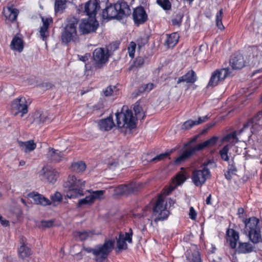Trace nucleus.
<instances>
[{
    "label": "nucleus",
    "mask_w": 262,
    "mask_h": 262,
    "mask_svg": "<svg viewBox=\"0 0 262 262\" xmlns=\"http://www.w3.org/2000/svg\"><path fill=\"white\" fill-rule=\"evenodd\" d=\"M169 214V212L167 209L164 200L162 196H160L153 207L151 217L156 223H157L160 221H163L167 219Z\"/></svg>",
    "instance_id": "1a4fd4ad"
},
{
    "label": "nucleus",
    "mask_w": 262,
    "mask_h": 262,
    "mask_svg": "<svg viewBox=\"0 0 262 262\" xmlns=\"http://www.w3.org/2000/svg\"><path fill=\"white\" fill-rule=\"evenodd\" d=\"M254 247L249 243L239 242L236 251L239 253H248L254 250Z\"/></svg>",
    "instance_id": "c756f323"
},
{
    "label": "nucleus",
    "mask_w": 262,
    "mask_h": 262,
    "mask_svg": "<svg viewBox=\"0 0 262 262\" xmlns=\"http://www.w3.org/2000/svg\"><path fill=\"white\" fill-rule=\"evenodd\" d=\"M211 195L209 194V196L207 198L206 200V202L207 205H210L211 204Z\"/></svg>",
    "instance_id": "69168bd1"
},
{
    "label": "nucleus",
    "mask_w": 262,
    "mask_h": 262,
    "mask_svg": "<svg viewBox=\"0 0 262 262\" xmlns=\"http://www.w3.org/2000/svg\"><path fill=\"white\" fill-rule=\"evenodd\" d=\"M183 16L184 14L183 13L181 12L177 13L171 19L172 25L180 27L181 25Z\"/></svg>",
    "instance_id": "a19ab883"
},
{
    "label": "nucleus",
    "mask_w": 262,
    "mask_h": 262,
    "mask_svg": "<svg viewBox=\"0 0 262 262\" xmlns=\"http://www.w3.org/2000/svg\"><path fill=\"white\" fill-rule=\"evenodd\" d=\"M244 212V209L243 208H239L238 209V214L239 215L243 214Z\"/></svg>",
    "instance_id": "774afa93"
},
{
    "label": "nucleus",
    "mask_w": 262,
    "mask_h": 262,
    "mask_svg": "<svg viewBox=\"0 0 262 262\" xmlns=\"http://www.w3.org/2000/svg\"><path fill=\"white\" fill-rule=\"evenodd\" d=\"M219 138L217 136H213L210 139L200 143L193 147H191L184 151L178 157L175 162L178 164L182 161L190 158L192 155H194L197 151L201 150L206 148H211L214 147Z\"/></svg>",
    "instance_id": "7ed1b4c3"
},
{
    "label": "nucleus",
    "mask_w": 262,
    "mask_h": 262,
    "mask_svg": "<svg viewBox=\"0 0 262 262\" xmlns=\"http://www.w3.org/2000/svg\"><path fill=\"white\" fill-rule=\"evenodd\" d=\"M83 250L88 253H92L94 255V248H91L90 247H83Z\"/></svg>",
    "instance_id": "e2e57ef3"
},
{
    "label": "nucleus",
    "mask_w": 262,
    "mask_h": 262,
    "mask_svg": "<svg viewBox=\"0 0 262 262\" xmlns=\"http://www.w3.org/2000/svg\"><path fill=\"white\" fill-rule=\"evenodd\" d=\"M67 24L61 34L62 42L67 44L74 40L77 37V26L78 20L75 17H69L67 19Z\"/></svg>",
    "instance_id": "423d86ee"
},
{
    "label": "nucleus",
    "mask_w": 262,
    "mask_h": 262,
    "mask_svg": "<svg viewBox=\"0 0 262 262\" xmlns=\"http://www.w3.org/2000/svg\"><path fill=\"white\" fill-rule=\"evenodd\" d=\"M144 63V59L142 57H137L134 61L133 65H132L129 70H130L133 67L139 68L143 65Z\"/></svg>",
    "instance_id": "09e8293b"
},
{
    "label": "nucleus",
    "mask_w": 262,
    "mask_h": 262,
    "mask_svg": "<svg viewBox=\"0 0 262 262\" xmlns=\"http://www.w3.org/2000/svg\"><path fill=\"white\" fill-rule=\"evenodd\" d=\"M90 192V196L93 201V202L96 200H101L104 198V194L105 193V190H96V191H89Z\"/></svg>",
    "instance_id": "ea45409f"
},
{
    "label": "nucleus",
    "mask_w": 262,
    "mask_h": 262,
    "mask_svg": "<svg viewBox=\"0 0 262 262\" xmlns=\"http://www.w3.org/2000/svg\"><path fill=\"white\" fill-rule=\"evenodd\" d=\"M98 26V23L95 19H83L79 25V30L83 34H88L95 31Z\"/></svg>",
    "instance_id": "2eb2a0df"
},
{
    "label": "nucleus",
    "mask_w": 262,
    "mask_h": 262,
    "mask_svg": "<svg viewBox=\"0 0 262 262\" xmlns=\"http://www.w3.org/2000/svg\"><path fill=\"white\" fill-rule=\"evenodd\" d=\"M244 223L245 227L244 233L249 237L250 240L254 244L261 242L260 228L258 226L259 220L252 217L245 220Z\"/></svg>",
    "instance_id": "20e7f679"
},
{
    "label": "nucleus",
    "mask_w": 262,
    "mask_h": 262,
    "mask_svg": "<svg viewBox=\"0 0 262 262\" xmlns=\"http://www.w3.org/2000/svg\"><path fill=\"white\" fill-rule=\"evenodd\" d=\"M244 57L240 54H234L230 60V64L234 70L241 69L245 66Z\"/></svg>",
    "instance_id": "4be33fe9"
},
{
    "label": "nucleus",
    "mask_w": 262,
    "mask_h": 262,
    "mask_svg": "<svg viewBox=\"0 0 262 262\" xmlns=\"http://www.w3.org/2000/svg\"><path fill=\"white\" fill-rule=\"evenodd\" d=\"M18 253L19 257L22 259H24L31 254V251L30 248L24 243H23L18 249Z\"/></svg>",
    "instance_id": "c9c22d12"
},
{
    "label": "nucleus",
    "mask_w": 262,
    "mask_h": 262,
    "mask_svg": "<svg viewBox=\"0 0 262 262\" xmlns=\"http://www.w3.org/2000/svg\"><path fill=\"white\" fill-rule=\"evenodd\" d=\"M214 125V123H211L209 124H208V127L205 129L204 130V132H207L208 130H209L210 128L213 127Z\"/></svg>",
    "instance_id": "338daca9"
},
{
    "label": "nucleus",
    "mask_w": 262,
    "mask_h": 262,
    "mask_svg": "<svg viewBox=\"0 0 262 262\" xmlns=\"http://www.w3.org/2000/svg\"><path fill=\"white\" fill-rule=\"evenodd\" d=\"M38 174L42 180H46L51 183H54L59 176L58 171L50 166H43L39 171Z\"/></svg>",
    "instance_id": "9b49d317"
},
{
    "label": "nucleus",
    "mask_w": 262,
    "mask_h": 262,
    "mask_svg": "<svg viewBox=\"0 0 262 262\" xmlns=\"http://www.w3.org/2000/svg\"><path fill=\"white\" fill-rule=\"evenodd\" d=\"M114 246L113 240H105L102 245H99L94 247V260L96 262H104L112 251Z\"/></svg>",
    "instance_id": "0eeeda50"
},
{
    "label": "nucleus",
    "mask_w": 262,
    "mask_h": 262,
    "mask_svg": "<svg viewBox=\"0 0 262 262\" xmlns=\"http://www.w3.org/2000/svg\"><path fill=\"white\" fill-rule=\"evenodd\" d=\"M133 18L135 24L139 26L144 24L147 19V14L144 9L141 7L136 8L133 13Z\"/></svg>",
    "instance_id": "a211bd4d"
},
{
    "label": "nucleus",
    "mask_w": 262,
    "mask_h": 262,
    "mask_svg": "<svg viewBox=\"0 0 262 262\" xmlns=\"http://www.w3.org/2000/svg\"><path fill=\"white\" fill-rule=\"evenodd\" d=\"M18 12V10L13 6L4 8L3 12L6 19L10 22L14 21L16 19Z\"/></svg>",
    "instance_id": "5701e85b"
},
{
    "label": "nucleus",
    "mask_w": 262,
    "mask_h": 262,
    "mask_svg": "<svg viewBox=\"0 0 262 262\" xmlns=\"http://www.w3.org/2000/svg\"><path fill=\"white\" fill-rule=\"evenodd\" d=\"M11 109L15 112L16 116L18 113H21V117L28 113V105L26 99L24 97L17 98L11 103Z\"/></svg>",
    "instance_id": "ddd939ff"
},
{
    "label": "nucleus",
    "mask_w": 262,
    "mask_h": 262,
    "mask_svg": "<svg viewBox=\"0 0 262 262\" xmlns=\"http://www.w3.org/2000/svg\"><path fill=\"white\" fill-rule=\"evenodd\" d=\"M29 196L33 199L36 204H39L42 206L50 205V200L42 194L33 192L30 193Z\"/></svg>",
    "instance_id": "bb28decb"
},
{
    "label": "nucleus",
    "mask_w": 262,
    "mask_h": 262,
    "mask_svg": "<svg viewBox=\"0 0 262 262\" xmlns=\"http://www.w3.org/2000/svg\"><path fill=\"white\" fill-rule=\"evenodd\" d=\"M132 230L129 229L128 232H125V233H120L119 235L118 238L117 239V246L118 249L120 250H125L127 248V245L126 242H128L129 243L132 242Z\"/></svg>",
    "instance_id": "f3484780"
},
{
    "label": "nucleus",
    "mask_w": 262,
    "mask_h": 262,
    "mask_svg": "<svg viewBox=\"0 0 262 262\" xmlns=\"http://www.w3.org/2000/svg\"><path fill=\"white\" fill-rule=\"evenodd\" d=\"M134 111L137 118L138 119H143L144 116H143V110L141 106H140L138 102H136L134 106Z\"/></svg>",
    "instance_id": "c03bdc74"
},
{
    "label": "nucleus",
    "mask_w": 262,
    "mask_h": 262,
    "mask_svg": "<svg viewBox=\"0 0 262 262\" xmlns=\"http://www.w3.org/2000/svg\"><path fill=\"white\" fill-rule=\"evenodd\" d=\"M223 9H220L219 12L216 14V26L217 27L221 30H223L224 29V26H223L222 24V16H223Z\"/></svg>",
    "instance_id": "79ce46f5"
},
{
    "label": "nucleus",
    "mask_w": 262,
    "mask_h": 262,
    "mask_svg": "<svg viewBox=\"0 0 262 262\" xmlns=\"http://www.w3.org/2000/svg\"><path fill=\"white\" fill-rule=\"evenodd\" d=\"M124 107H123L120 113H116L117 125L119 128L124 127L132 129L136 126V120L132 111L128 109L124 111Z\"/></svg>",
    "instance_id": "39448f33"
},
{
    "label": "nucleus",
    "mask_w": 262,
    "mask_h": 262,
    "mask_svg": "<svg viewBox=\"0 0 262 262\" xmlns=\"http://www.w3.org/2000/svg\"><path fill=\"white\" fill-rule=\"evenodd\" d=\"M47 119L48 115L47 113H41L39 112H36L33 115V122L36 124L39 125L46 122Z\"/></svg>",
    "instance_id": "f704fd0d"
},
{
    "label": "nucleus",
    "mask_w": 262,
    "mask_h": 262,
    "mask_svg": "<svg viewBox=\"0 0 262 262\" xmlns=\"http://www.w3.org/2000/svg\"><path fill=\"white\" fill-rule=\"evenodd\" d=\"M53 222L52 221H43L41 222V225L45 227H50L53 225Z\"/></svg>",
    "instance_id": "052dcab7"
},
{
    "label": "nucleus",
    "mask_w": 262,
    "mask_h": 262,
    "mask_svg": "<svg viewBox=\"0 0 262 262\" xmlns=\"http://www.w3.org/2000/svg\"><path fill=\"white\" fill-rule=\"evenodd\" d=\"M1 225L4 227H7L9 225V221L6 220H3L2 219L0 220Z\"/></svg>",
    "instance_id": "680f3d73"
},
{
    "label": "nucleus",
    "mask_w": 262,
    "mask_h": 262,
    "mask_svg": "<svg viewBox=\"0 0 262 262\" xmlns=\"http://www.w3.org/2000/svg\"><path fill=\"white\" fill-rule=\"evenodd\" d=\"M100 8L99 1L90 0L85 4L84 12L90 18L95 19L97 11Z\"/></svg>",
    "instance_id": "dca6fc26"
},
{
    "label": "nucleus",
    "mask_w": 262,
    "mask_h": 262,
    "mask_svg": "<svg viewBox=\"0 0 262 262\" xmlns=\"http://www.w3.org/2000/svg\"><path fill=\"white\" fill-rule=\"evenodd\" d=\"M211 161L205 162L201 166L200 169H196L193 171L191 175V179L194 184L197 186H201L204 184L206 180L211 177V173L207 167L209 164H211Z\"/></svg>",
    "instance_id": "6e6552de"
},
{
    "label": "nucleus",
    "mask_w": 262,
    "mask_h": 262,
    "mask_svg": "<svg viewBox=\"0 0 262 262\" xmlns=\"http://www.w3.org/2000/svg\"><path fill=\"white\" fill-rule=\"evenodd\" d=\"M85 181L77 179L75 176L70 175L63 187L67 192L66 196L68 198H76L84 195L83 190Z\"/></svg>",
    "instance_id": "f03ea898"
},
{
    "label": "nucleus",
    "mask_w": 262,
    "mask_h": 262,
    "mask_svg": "<svg viewBox=\"0 0 262 262\" xmlns=\"http://www.w3.org/2000/svg\"><path fill=\"white\" fill-rule=\"evenodd\" d=\"M176 183L177 185H181L186 180V177L183 173H179L176 177Z\"/></svg>",
    "instance_id": "864d4df0"
},
{
    "label": "nucleus",
    "mask_w": 262,
    "mask_h": 262,
    "mask_svg": "<svg viewBox=\"0 0 262 262\" xmlns=\"http://www.w3.org/2000/svg\"><path fill=\"white\" fill-rule=\"evenodd\" d=\"M86 167L85 163L82 161L75 162L71 166L72 170L78 173L84 171Z\"/></svg>",
    "instance_id": "4c0bfd02"
},
{
    "label": "nucleus",
    "mask_w": 262,
    "mask_h": 262,
    "mask_svg": "<svg viewBox=\"0 0 262 262\" xmlns=\"http://www.w3.org/2000/svg\"><path fill=\"white\" fill-rule=\"evenodd\" d=\"M65 2L62 0H56L55 3V10L59 11L64 8Z\"/></svg>",
    "instance_id": "3c124183"
},
{
    "label": "nucleus",
    "mask_w": 262,
    "mask_h": 262,
    "mask_svg": "<svg viewBox=\"0 0 262 262\" xmlns=\"http://www.w3.org/2000/svg\"><path fill=\"white\" fill-rule=\"evenodd\" d=\"M17 143L21 149L25 152L33 150L36 146V144L33 140H29L26 142L18 141Z\"/></svg>",
    "instance_id": "c85d7f7f"
},
{
    "label": "nucleus",
    "mask_w": 262,
    "mask_h": 262,
    "mask_svg": "<svg viewBox=\"0 0 262 262\" xmlns=\"http://www.w3.org/2000/svg\"><path fill=\"white\" fill-rule=\"evenodd\" d=\"M139 187L138 184L133 182L118 186L115 188V191L117 194L128 195L135 193Z\"/></svg>",
    "instance_id": "4468645a"
},
{
    "label": "nucleus",
    "mask_w": 262,
    "mask_h": 262,
    "mask_svg": "<svg viewBox=\"0 0 262 262\" xmlns=\"http://www.w3.org/2000/svg\"><path fill=\"white\" fill-rule=\"evenodd\" d=\"M227 241L229 242L232 249L235 248L239 239L238 233L232 229H228L226 232Z\"/></svg>",
    "instance_id": "b1692460"
},
{
    "label": "nucleus",
    "mask_w": 262,
    "mask_h": 262,
    "mask_svg": "<svg viewBox=\"0 0 262 262\" xmlns=\"http://www.w3.org/2000/svg\"><path fill=\"white\" fill-rule=\"evenodd\" d=\"M167 39L165 44L168 48L173 47L178 42L179 39V35L176 32L172 33L170 34H166Z\"/></svg>",
    "instance_id": "7c9ffc66"
},
{
    "label": "nucleus",
    "mask_w": 262,
    "mask_h": 262,
    "mask_svg": "<svg viewBox=\"0 0 262 262\" xmlns=\"http://www.w3.org/2000/svg\"><path fill=\"white\" fill-rule=\"evenodd\" d=\"M43 86H45L47 89H50L52 88V87L54 85L52 83L48 82V83H45Z\"/></svg>",
    "instance_id": "0e129e2a"
},
{
    "label": "nucleus",
    "mask_w": 262,
    "mask_h": 262,
    "mask_svg": "<svg viewBox=\"0 0 262 262\" xmlns=\"http://www.w3.org/2000/svg\"><path fill=\"white\" fill-rule=\"evenodd\" d=\"M208 119V117H207V116L199 117L198 119V120H195L196 125H198V124H201L204 122L206 121Z\"/></svg>",
    "instance_id": "13d9d810"
},
{
    "label": "nucleus",
    "mask_w": 262,
    "mask_h": 262,
    "mask_svg": "<svg viewBox=\"0 0 262 262\" xmlns=\"http://www.w3.org/2000/svg\"><path fill=\"white\" fill-rule=\"evenodd\" d=\"M42 21V26L40 28V35L42 40H45L47 35L46 34V33H48V30L50 22L51 21V19L50 18H45L43 17H41Z\"/></svg>",
    "instance_id": "72a5a7b5"
},
{
    "label": "nucleus",
    "mask_w": 262,
    "mask_h": 262,
    "mask_svg": "<svg viewBox=\"0 0 262 262\" xmlns=\"http://www.w3.org/2000/svg\"><path fill=\"white\" fill-rule=\"evenodd\" d=\"M117 3L114 5H110L104 9L102 13L103 19L110 20L114 18L118 19V11H117Z\"/></svg>",
    "instance_id": "aec40b11"
},
{
    "label": "nucleus",
    "mask_w": 262,
    "mask_h": 262,
    "mask_svg": "<svg viewBox=\"0 0 262 262\" xmlns=\"http://www.w3.org/2000/svg\"><path fill=\"white\" fill-rule=\"evenodd\" d=\"M117 11H118V19L127 17L131 14V10L127 3L121 1L117 3Z\"/></svg>",
    "instance_id": "412c9836"
},
{
    "label": "nucleus",
    "mask_w": 262,
    "mask_h": 262,
    "mask_svg": "<svg viewBox=\"0 0 262 262\" xmlns=\"http://www.w3.org/2000/svg\"><path fill=\"white\" fill-rule=\"evenodd\" d=\"M196 121H193V120H188L186 122H185L183 125H182V129L183 130H187L191 127H192L193 126L196 125Z\"/></svg>",
    "instance_id": "8fccbe9b"
},
{
    "label": "nucleus",
    "mask_w": 262,
    "mask_h": 262,
    "mask_svg": "<svg viewBox=\"0 0 262 262\" xmlns=\"http://www.w3.org/2000/svg\"><path fill=\"white\" fill-rule=\"evenodd\" d=\"M196 76L193 70L189 71L186 74L179 78L177 84L182 82L193 83L196 80Z\"/></svg>",
    "instance_id": "a878e982"
},
{
    "label": "nucleus",
    "mask_w": 262,
    "mask_h": 262,
    "mask_svg": "<svg viewBox=\"0 0 262 262\" xmlns=\"http://www.w3.org/2000/svg\"><path fill=\"white\" fill-rule=\"evenodd\" d=\"M98 126L101 130H111L115 126L112 116H110L105 119L100 120L98 122Z\"/></svg>",
    "instance_id": "393cba45"
},
{
    "label": "nucleus",
    "mask_w": 262,
    "mask_h": 262,
    "mask_svg": "<svg viewBox=\"0 0 262 262\" xmlns=\"http://www.w3.org/2000/svg\"><path fill=\"white\" fill-rule=\"evenodd\" d=\"M157 4L165 10H169L171 5L169 0H157Z\"/></svg>",
    "instance_id": "a18cd8bd"
},
{
    "label": "nucleus",
    "mask_w": 262,
    "mask_h": 262,
    "mask_svg": "<svg viewBox=\"0 0 262 262\" xmlns=\"http://www.w3.org/2000/svg\"><path fill=\"white\" fill-rule=\"evenodd\" d=\"M78 58L80 60L85 62L88 60L90 57L89 54H85L84 55H78Z\"/></svg>",
    "instance_id": "bf43d9fd"
},
{
    "label": "nucleus",
    "mask_w": 262,
    "mask_h": 262,
    "mask_svg": "<svg viewBox=\"0 0 262 262\" xmlns=\"http://www.w3.org/2000/svg\"><path fill=\"white\" fill-rule=\"evenodd\" d=\"M237 169L234 165L233 161H232L231 163H229L228 170L225 173V178L230 180L232 179L233 176L236 175Z\"/></svg>",
    "instance_id": "e433bc0d"
},
{
    "label": "nucleus",
    "mask_w": 262,
    "mask_h": 262,
    "mask_svg": "<svg viewBox=\"0 0 262 262\" xmlns=\"http://www.w3.org/2000/svg\"><path fill=\"white\" fill-rule=\"evenodd\" d=\"M10 48L12 50L17 51L18 52H21L24 49V42L23 39L15 35L12 39L10 45Z\"/></svg>",
    "instance_id": "cd10ccee"
},
{
    "label": "nucleus",
    "mask_w": 262,
    "mask_h": 262,
    "mask_svg": "<svg viewBox=\"0 0 262 262\" xmlns=\"http://www.w3.org/2000/svg\"><path fill=\"white\" fill-rule=\"evenodd\" d=\"M169 155V153H168V152L161 154L158 155V156H156L155 157L152 158L150 160V162H156L157 161L162 160L166 158V157H167Z\"/></svg>",
    "instance_id": "603ef678"
},
{
    "label": "nucleus",
    "mask_w": 262,
    "mask_h": 262,
    "mask_svg": "<svg viewBox=\"0 0 262 262\" xmlns=\"http://www.w3.org/2000/svg\"><path fill=\"white\" fill-rule=\"evenodd\" d=\"M189 216H190V219H191L192 220H195L196 218V213L195 212V211L194 210V209H193V208L192 207H191L190 208Z\"/></svg>",
    "instance_id": "4d7b16f0"
},
{
    "label": "nucleus",
    "mask_w": 262,
    "mask_h": 262,
    "mask_svg": "<svg viewBox=\"0 0 262 262\" xmlns=\"http://www.w3.org/2000/svg\"><path fill=\"white\" fill-rule=\"evenodd\" d=\"M229 149V146L227 145L225 146L220 151L221 158L225 161H228L229 160V157L228 156Z\"/></svg>",
    "instance_id": "49530a36"
},
{
    "label": "nucleus",
    "mask_w": 262,
    "mask_h": 262,
    "mask_svg": "<svg viewBox=\"0 0 262 262\" xmlns=\"http://www.w3.org/2000/svg\"><path fill=\"white\" fill-rule=\"evenodd\" d=\"M136 43L134 42H131L128 48V50L129 51V55L130 57H133L134 55L136 49Z\"/></svg>",
    "instance_id": "5fc2aeb1"
},
{
    "label": "nucleus",
    "mask_w": 262,
    "mask_h": 262,
    "mask_svg": "<svg viewBox=\"0 0 262 262\" xmlns=\"http://www.w3.org/2000/svg\"><path fill=\"white\" fill-rule=\"evenodd\" d=\"M93 201L89 195V196H86L85 198L80 199L79 200V202L77 204L78 207H82L83 205H91L93 203Z\"/></svg>",
    "instance_id": "37998d69"
},
{
    "label": "nucleus",
    "mask_w": 262,
    "mask_h": 262,
    "mask_svg": "<svg viewBox=\"0 0 262 262\" xmlns=\"http://www.w3.org/2000/svg\"><path fill=\"white\" fill-rule=\"evenodd\" d=\"M185 255L188 262H202L200 254L196 245H192L186 251Z\"/></svg>",
    "instance_id": "6ab92c4d"
},
{
    "label": "nucleus",
    "mask_w": 262,
    "mask_h": 262,
    "mask_svg": "<svg viewBox=\"0 0 262 262\" xmlns=\"http://www.w3.org/2000/svg\"><path fill=\"white\" fill-rule=\"evenodd\" d=\"M93 58L95 67L101 68L108 60V50L103 48L96 49L93 53Z\"/></svg>",
    "instance_id": "9d476101"
},
{
    "label": "nucleus",
    "mask_w": 262,
    "mask_h": 262,
    "mask_svg": "<svg viewBox=\"0 0 262 262\" xmlns=\"http://www.w3.org/2000/svg\"><path fill=\"white\" fill-rule=\"evenodd\" d=\"M250 129V136L252 134L262 135V110L258 112L253 117L249 119L245 122L242 129L238 131H234L223 139V141H232L233 143H236L238 141L237 138V136H240L246 129Z\"/></svg>",
    "instance_id": "f257e3e1"
},
{
    "label": "nucleus",
    "mask_w": 262,
    "mask_h": 262,
    "mask_svg": "<svg viewBox=\"0 0 262 262\" xmlns=\"http://www.w3.org/2000/svg\"><path fill=\"white\" fill-rule=\"evenodd\" d=\"M47 155L51 161L55 162L60 161L63 156L62 152L53 148L49 149Z\"/></svg>",
    "instance_id": "2f4dec72"
},
{
    "label": "nucleus",
    "mask_w": 262,
    "mask_h": 262,
    "mask_svg": "<svg viewBox=\"0 0 262 262\" xmlns=\"http://www.w3.org/2000/svg\"><path fill=\"white\" fill-rule=\"evenodd\" d=\"M93 233L91 231H76L73 232V236L77 241H84L92 237Z\"/></svg>",
    "instance_id": "473e14b6"
},
{
    "label": "nucleus",
    "mask_w": 262,
    "mask_h": 262,
    "mask_svg": "<svg viewBox=\"0 0 262 262\" xmlns=\"http://www.w3.org/2000/svg\"><path fill=\"white\" fill-rule=\"evenodd\" d=\"M115 86H109L107 87L104 91L103 93L105 96H109L112 94L113 89H115Z\"/></svg>",
    "instance_id": "6e6d98bb"
},
{
    "label": "nucleus",
    "mask_w": 262,
    "mask_h": 262,
    "mask_svg": "<svg viewBox=\"0 0 262 262\" xmlns=\"http://www.w3.org/2000/svg\"><path fill=\"white\" fill-rule=\"evenodd\" d=\"M229 70L227 68L217 69L212 72L207 87H214L216 86L220 82L223 81L229 74Z\"/></svg>",
    "instance_id": "f8f14e48"
},
{
    "label": "nucleus",
    "mask_w": 262,
    "mask_h": 262,
    "mask_svg": "<svg viewBox=\"0 0 262 262\" xmlns=\"http://www.w3.org/2000/svg\"><path fill=\"white\" fill-rule=\"evenodd\" d=\"M154 88V85L152 83H149L143 84L139 88L140 93L149 92Z\"/></svg>",
    "instance_id": "de8ad7c7"
},
{
    "label": "nucleus",
    "mask_w": 262,
    "mask_h": 262,
    "mask_svg": "<svg viewBox=\"0 0 262 262\" xmlns=\"http://www.w3.org/2000/svg\"><path fill=\"white\" fill-rule=\"evenodd\" d=\"M50 205H52L53 206H56L57 204L61 203L62 201V196L61 194L58 191L50 196Z\"/></svg>",
    "instance_id": "58836bf2"
}]
</instances>
